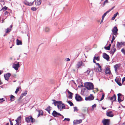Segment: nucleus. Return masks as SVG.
I'll return each instance as SVG.
<instances>
[{
    "label": "nucleus",
    "instance_id": "1",
    "mask_svg": "<svg viewBox=\"0 0 125 125\" xmlns=\"http://www.w3.org/2000/svg\"><path fill=\"white\" fill-rule=\"evenodd\" d=\"M52 100L53 102L52 103V104H54L55 106H56L57 105L59 109L61 110L62 109V101H56L54 99H52Z\"/></svg>",
    "mask_w": 125,
    "mask_h": 125
},
{
    "label": "nucleus",
    "instance_id": "2",
    "mask_svg": "<svg viewBox=\"0 0 125 125\" xmlns=\"http://www.w3.org/2000/svg\"><path fill=\"white\" fill-rule=\"evenodd\" d=\"M84 87L88 90H91L94 88V85L93 84L90 82L85 83L84 84Z\"/></svg>",
    "mask_w": 125,
    "mask_h": 125
},
{
    "label": "nucleus",
    "instance_id": "3",
    "mask_svg": "<svg viewBox=\"0 0 125 125\" xmlns=\"http://www.w3.org/2000/svg\"><path fill=\"white\" fill-rule=\"evenodd\" d=\"M25 120L27 123H33L35 122V120L33 118L32 115H30L25 118Z\"/></svg>",
    "mask_w": 125,
    "mask_h": 125
},
{
    "label": "nucleus",
    "instance_id": "4",
    "mask_svg": "<svg viewBox=\"0 0 125 125\" xmlns=\"http://www.w3.org/2000/svg\"><path fill=\"white\" fill-rule=\"evenodd\" d=\"M118 30L117 27L116 26H115L114 28L112 29V34L113 35H115V37H116L117 35L118 34L117 32Z\"/></svg>",
    "mask_w": 125,
    "mask_h": 125
},
{
    "label": "nucleus",
    "instance_id": "5",
    "mask_svg": "<svg viewBox=\"0 0 125 125\" xmlns=\"http://www.w3.org/2000/svg\"><path fill=\"white\" fill-rule=\"evenodd\" d=\"M118 100V102L120 103L123 101L124 97L123 95L120 93H119L117 94Z\"/></svg>",
    "mask_w": 125,
    "mask_h": 125
},
{
    "label": "nucleus",
    "instance_id": "6",
    "mask_svg": "<svg viewBox=\"0 0 125 125\" xmlns=\"http://www.w3.org/2000/svg\"><path fill=\"white\" fill-rule=\"evenodd\" d=\"M75 99L77 101L80 102L83 100L82 97L78 94H75Z\"/></svg>",
    "mask_w": 125,
    "mask_h": 125
},
{
    "label": "nucleus",
    "instance_id": "7",
    "mask_svg": "<svg viewBox=\"0 0 125 125\" xmlns=\"http://www.w3.org/2000/svg\"><path fill=\"white\" fill-rule=\"evenodd\" d=\"M125 45V42H117L116 44L117 48H120L122 47V46H124Z\"/></svg>",
    "mask_w": 125,
    "mask_h": 125
},
{
    "label": "nucleus",
    "instance_id": "8",
    "mask_svg": "<svg viewBox=\"0 0 125 125\" xmlns=\"http://www.w3.org/2000/svg\"><path fill=\"white\" fill-rule=\"evenodd\" d=\"M110 119H104L102 121V122L104 125H109Z\"/></svg>",
    "mask_w": 125,
    "mask_h": 125
},
{
    "label": "nucleus",
    "instance_id": "9",
    "mask_svg": "<svg viewBox=\"0 0 125 125\" xmlns=\"http://www.w3.org/2000/svg\"><path fill=\"white\" fill-rule=\"evenodd\" d=\"M52 114V115L54 117H58L59 116H62V115L60 114V113L57 112L55 110H54L53 111Z\"/></svg>",
    "mask_w": 125,
    "mask_h": 125
},
{
    "label": "nucleus",
    "instance_id": "10",
    "mask_svg": "<svg viewBox=\"0 0 125 125\" xmlns=\"http://www.w3.org/2000/svg\"><path fill=\"white\" fill-rule=\"evenodd\" d=\"M76 65L77 66V69L78 70L79 68H80V67L81 66H84V64L82 61H80L78 62Z\"/></svg>",
    "mask_w": 125,
    "mask_h": 125
},
{
    "label": "nucleus",
    "instance_id": "11",
    "mask_svg": "<svg viewBox=\"0 0 125 125\" xmlns=\"http://www.w3.org/2000/svg\"><path fill=\"white\" fill-rule=\"evenodd\" d=\"M103 57L107 61H109L110 59L109 55L105 53H103Z\"/></svg>",
    "mask_w": 125,
    "mask_h": 125
},
{
    "label": "nucleus",
    "instance_id": "12",
    "mask_svg": "<svg viewBox=\"0 0 125 125\" xmlns=\"http://www.w3.org/2000/svg\"><path fill=\"white\" fill-rule=\"evenodd\" d=\"M94 99L93 95L92 94H90V95L87 97H85V100L86 101L92 100Z\"/></svg>",
    "mask_w": 125,
    "mask_h": 125
},
{
    "label": "nucleus",
    "instance_id": "13",
    "mask_svg": "<svg viewBox=\"0 0 125 125\" xmlns=\"http://www.w3.org/2000/svg\"><path fill=\"white\" fill-rule=\"evenodd\" d=\"M11 75V74L10 73H7L4 74V77L5 79L8 81L9 80V78Z\"/></svg>",
    "mask_w": 125,
    "mask_h": 125
},
{
    "label": "nucleus",
    "instance_id": "14",
    "mask_svg": "<svg viewBox=\"0 0 125 125\" xmlns=\"http://www.w3.org/2000/svg\"><path fill=\"white\" fill-rule=\"evenodd\" d=\"M34 1H35L32 2H29L27 1V0H25L24 1L23 3L25 5H26L29 6H31L32 5Z\"/></svg>",
    "mask_w": 125,
    "mask_h": 125
},
{
    "label": "nucleus",
    "instance_id": "15",
    "mask_svg": "<svg viewBox=\"0 0 125 125\" xmlns=\"http://www.w3.org/2000/svg\"><path fill=\"white\" fill-rule=\"evenodd\" d=\"M19 62H18L17 64H14L13 65V68L16 70H18V68L20 67Z\"/></svg>",
    "mask_w": 125,
    "mask_h": 125
},
{
    "label": "nucleus",
    "instance_id": "16",
    "mask_svg": "<svg viewBox=\"0 0 125 125\" xmlns=\"http://www.w3.org/2000/svg\"><path fill=\"white\" fill-rule=\"evenodd\" d=\"M46 1L47 0H43ZM35 4L36 6L40 5L42 2V0H35Z\"/></svg>",
    "mask_w": 125,
    "mask_h": 125
},
{
    "label": "nucleus",
    "instance_id": "17",
    "mask_svg": "<svg viewBox=\"0 0 125 125\" xmlns=\"http://www.w3.org/2000/svg\"><path fill=\"white\" fill-rule=\"evenodd\" d=\"M82 120L80 119L79 120H74L73 122V123L74 125H77L80 124L82 123Z\"/></svg>",
    "mask_w": 125,
    "mask_h": 125
},
{
    "label": "nucleus",
    "instance_id": "18",
    "mask_svg": "<svg viewBox=\"0 0 125 125\" xmlns=\"http://www.w3.org/2000/svg\"><path fill=\"white\" fill-rule=\"evenodd\" d=\"M112 111H110L109 112L106 113V115L108 116L112 117L114 116V115L112 114Z\"/></svg>",
    "mask_w": 125,
    "mask_h": 125
},
{
    "label": "nucleus",
    "instance_id": "19",
    "mask_svg": "<svg viewBox=\"0 0 125 125\" xmlns=\"http://www.w3.org/2000/svg\"><path fill=\"white\" fill-rule=\"evenodd\" d=\"M120 65L118 64H116L114 65V67L115 69V71L116 73H117V69L119 68Z\"/></svg>",
    "mask_w": 125,
    "mask_h": 125
},
{
    "label": "nucleus",
    "instance_id": "20",
    "mask_svg": "<svg viewBox=\"0 0 125 125\" xmlns=\"http://www.w3.org/2000/svg\"><path fill=\"white\" fill-rule=\"evenodd\" d=\"M27 91H25L24 92V93H22V94H21L19 97V99H18V100L19 101H20L21 99L23 96H25L26 94H27Z\"/></svg>",
    "mask_w": 125,
    "mask_h": 125
},
{
    "label": "nucleus",
    "instance_id": "21",
    "mask_svg": "<svg viewBox=\"0 0 125 125\" xmlns=\"http://www.w3.org/2000/svg\"><path fill=\"white\" fill-rule=\"evenodd\" d=\"M116 96L115 94H114L113 96L110 98V100L112 101V104L113 102L116 101Z\"/></svg>",
    "mask_w": 125,
    "mask_h": 125
},
{
    "label": "nucleus",
    "instance_id": "22",
    "mask_svg": "<svg viewBox=\"0 0 125 125\" xmlns=\"http://www.w3.org/2000/svg\"><path fill=\"white\" fill-rule=\"evenodd\" d=\"M105 73L106 74H111V72L110 70V68L108 67H107L105 69Z\"/></svg>",
    "mask_w": 125,
    "mask_h": 125
},
{
    "label": "nucleus",
    "instance_id": "23",
    "mask_svg": "<svg viewBox=\"0 0 125 125\" xmlns=\"http://www.w3.org/2000/svg\"><path fill=\"white\" fill-rule=\"evenodd\" d=\"M91 70L89 68H88V70L86 71L84 73L86 74L85 75L86 76H87L89 75L90 73L91 72Z\"/></svg>",
    "mask_w": 125,
    "mask_h": 125
},
{
    "label": "nucleus",
    "instance_id": "24",
    "mask_svg": "<svg viewBox=\"0 0 125 125\" xmlns=\"http://www.w3.org/2000/svg\"><path fill=\"white\" fill-rule=\"evenodd\" d=\"M68 94H69L68 96L69 98L70 99H72V95L73 94L71 92L69 91H68Z\"/></svg>",
    "mask_w": 125,
    "mask_h": 125
},
{
    "label": "nucleus",
    "instance_id": "25",
    "mask_svg": "<svg viewBox=\"0 0 125 125\" xmlns=\"http://www.w3.org/2000/svg\"><path fill=\"white\" fill-rule=\"evenodd\" d=\"M15 121H18V122H20V123H21V116H20L15 120Z\"/></svg>",
    "mask_w": 125,
    "mask_h": 125
},
{
    "label": "nucleus",
    "instance_id": "26",
    "mask_svg": "<svg viewBox=\"0 0 125 125\" xmlns=\"http://www.w3.org/2000/svg\"><path fill=\"white\" fill-rule=\"evenodd\" d=\"M115 81L119 86H121L122 85L120 81H119L118 79H115Z\"/></svg>",
    "mask_w": 125,
    "mask_h": 125
},
{
    "label": "nucleus",
    "instance_id": "27",
    "mask_svg": "<svg viewBox=\"0 0 125 125\" xmlns=\"http://www.w3.org/2000/svg\"><path fill=\"white\" fill-rule=\"evenodd\" d=\"M44 30L46 32H48L50 31V29L49 27H46L44 28Z\"/></svg>",
    "mask_w": 125,
    "mask_h": 125
},
{
    "label": "nucleus",
    "instance_id": "28",
    "mask_svg": "<svg viewBox=\"0 0 125 125\" xmlns=\"http://www.w3.org/2000/svg\"><path fill=\"white\" fill-rule=\"evenodd\" d=\"M17 45H22V42L21 41L18 39H17Z\"/></svg>",
    "mask_w": 125,
    "mask_h": 125
},
{
    "label": "nucleus",
    "instance_id": "29",
    "mask_svg": "<svg viewBox=\"0 0 125 125\" xmlns=\"http://www.w3.org/2000/svg\"><path fill=\"white\" fill-rule=\"evenodd\" d=\"M15 97L13 95H11L10 96V100L11 101H13L15 99Z\"/></svg>",
    "mask_w": 125,
    "mask_h": 125
},
{
    "label": "nucleus",
    "instance_id": "30",
    "mask_svg": "<svg viewBox=\"0 0 125 125\" xmlns=\"http://www.w3.org/2000/svg\"><path fill=\"white\" fill-rule=\"evenodd\" d=\"M37 111L39 114L40 113V115H43V112L42 110L39 109Z\"/></svg>",
    "mask_w": 125,
    "mask_h": 125
},
{
    "label": "nucleus",
    "instance_id": "31",
    "mask_svg": "<svg viewBox=\"0 0 125 125\" xmlns=\"http://www.w3.org/2000/svg\"><path fill=\"white\" fill-rule=\"evenodd\" d=\"M67 102L68 103H69V104L71 106H72L74 105V104H73L71 101H67Z\"/></svg>",
    "mask_w": 125,
    "mask_h": 125
},
{
    "label": "nucleus",
    "instance_id": "32",
    "mask_svg": "<svg viewBox=\"0 0 125 125\" xmlns=\"http://www.w3.org/2000/svg\"><path fill=\"white\" fill-rule=\"evenodd\" d=\"M108 2V0H105L103 4L102 5H101V6L102 7H104L105 6V4Z\"/></svg>",
    "mask_w": 125,
    "mask_h": 125
},
{
    "label": "nucleus",
    "instance_id": "33",
    "mask_svg": "<svg viewBox=\"0 0 125 125\" xmlns=\"http://www.w3.org/2000/svg\"><path fill=\"white\" fill-rule=\"evenodd\" d=\"M51 107L50 106H48V107H47V108L45 109V110L47 111H51Z\"/></svg>",
    "mask_w": 125,
    "mask_h": 125
},
{
    "label": "nucleus",
    "instance_id": "34",
    "mask_svg": "<svg viewBox=\"0 0 125 125\" xmlns=\"http://www.w3.org/2000/svg\"><path fill=\"white\" fill-rule=\"evenodd\" d=\"M7 7L5 6L3 8H2V9L0 10V11H1L2 10H3V11L7 9Z\"/></svg>",
    "mask_w": 125,
    "mask_h": 125
},
{
    "label": "nucleus",
    "instance_id": "35",
    "mask_svg": "<svg viewBox=\"0 0 125 125\" xmlns=\"http://www.w3.org/2000/svg\"><path fill=\"white\" fill-rule=\"evenodd\" d=\"M104 95H104V93H103L102 95V97L100 99V100L99 101H101L103 99H104Z\"/></svg>",
    "mask_w": 125,
    "mask_h": 125
},
{
    "label": "nucleus",
    "instance_id": "36",
    "mask_svg": "<svg viewBox=\"0 0 125 125\" xmlns=\"http://www.w3.org/2000/svg\"><path fill=\"white\" fill-rule=\"evenodd\" d=\"M94 58L95 60H96L97 61L100 60L99 57V56L96 57L95 56L94 57Z\"/></svg>",
    "mask_w": 125,
    "mask_h": 125
},
{
    "label": "nucleus",
    "instance_id": "37",
    "mask_svg": "<svg viewBox=\"0 0 125 125\" xmlns=\"http://www.w3.org/2000/svg\"><path fill=\"white\" fill-rule=\"evenodd\" d=\"M121 52L125 55V50L124 48H122L121 50Z\"/></svg>",
    "mask_w": 125,
    "mask_h": 125
},
{
    "label": "nucleus",
    "instance_id": "38",
    "mask_svg": "<svg viewBox=\"0 0 125 125\" xmlns=\"http://www.w3.org/2000/svg\"><path fill=\"white\" fill-rule=\"evenodd\" d=\"M6 30L7 31H6V33H8L11 31V29H9L8 28Z\"/></svg>",
    "mask_w": 125,
    "mask_h": 125
},
{
    "label": "nucleus",
    "instance_id": "39",
    "mask_svg": "<svg viewBox=\"0 0 125 125\" xmlns=\"http://www.w3.org/2000/svg\"><path fill=\"white\" fill-rule=\"evenodd\" d=\"M31 10L32 11H35L37 10V9L35 7H33L31 8Z\"/></svg>",
    "mask_w": 125,
    "mask_h": 125
},
{
    "label": "nucleus",
    "instance_id": "40",
    "mask_svg": "<svg viewBox=\"0 0 125 125\" xmlns=\"http://www.w3.org/2000/svg\"><path fill=\"white\" fill-rule=\"evenodd\" d=\"M88 108H84L83 110V111L85 112L86 111H88Z\"/></svg>",
    "mask_w": 125,
    "mask_h": 125
},
{
    "label": "nucleus",
    "instance_id": "41",
    "mask_svg": "<svg viewBox=\"0 0 125 125\" xmlns=\"http://www.w3.org/2000/svg\"><path fill=\"white\" fill-rule=\"evenodd\" d=\"M110 48L108 46L106 47L105 46L104 47V48L106 50H110Z\"/></svg>",
    "mask_w": 125,
    "mask_h": 125
},
{
    "label": "nucleus",
    "instance_id": "42",
    "mask_svg": "<svg viewBox=\"0 0 125 125\" xmlns=\"http://www.w3.org/2000/svg\"><path fill=\"white\" fill-rule=\"evenodd\" d=\"M99 68L100 69V70H99L98 68H97L96 69V71L99 72H101L102 70L101 67V68Z\"/></svg>",
    "mask_w": 125,
    "mask_h": 125
},
{
    "label": "nucleus",
    "instance_id": "43",
    "mask_svg": "<svg viewBox=\"0 0 125 125\" xmlns=\"http://www.w3.org/2000/svg\"><path fill=\"white\" fill-rule=\"evenodd\" d=\"M73 108L74 109V111H78V109L77 108V107L76 106H75L73 107Z\"/></svg>",
    "mask_w": 125,
    "mask_h": 125
},
{
    "label": "nucleus",
    "instance_id": "44",
    "mask_svg": "<svg viewBox=\"0 0 125 125\" xmlns=\"http://www.w3.org/2000/svg\"><path fill=\"white\" fill-rule=\"evenodd\" d=\"M5 100H4V98H3L1 99H0V103L4 101Z\"/></svg>",
    "mask_w": 125,
    "mask_h": 125
},
{
    "label": "nucleus",
    "instance_id": "45",
    "mask_svg": "<svg viewBox=\"0 0 125 125\" xmlns=\"http://www.w3.org/2000/svg\"><path fill=\"white\" fill-rule=\"evenodd\" d=\"M65 120H66L67 121H69L70 120V119L69 118H65L63 120V121Z\"/></svg>",
    "mask_w": 125,
    "mask_h": 125
},
{
    "label": "nucleus",
    "instance_id": "46",
    "mask_svg": "<svg viewBox=\"0 0 125 125\" xmlns=\"http://www.w3.org/2000/svg\"><path fill=\"white\" fill-rule=\"evenodd\" d=\"M64 61H70V59L69 58H67L65 59Z\"/></svg>",
    "mask_w": 125,
    "mask_h": 125
},
{
    "label": "nucleus",
    "instance_id": "47",
    "mask_svg": "<svg viewBox=\"0 0 125 125\" xmlns=\"http://www.w3.org/2000/svg\"><path fill=\"white\" fill-rule=\"evenodd\" d=\"M16 123L15 125H21V124H20V122H18V121H16Z\"/></svg>",
    "mask_w": 125,
    "mask_h": 125
},
{
    "label": "nucleus",
    "instance_id": "48",
    "mask_svg": "<svg viewBox=\"0 0 125 125\" xmlns=\"http://www.w3.org/2000/svg\"><path fill=\"white\" fill-rule=\"evenodd\" d=\"M9 120L10 123V125H13V123L11 121L10 119H9Z\"/></svg>",
    "mask_w": 125,
    "mask_h": 125
},
{
    "label": "nucleus",
    "instance_id": "49",
    "mask_svg": "<svg viewBox=\"0 0 125 125\" xmlns=\"http://www.w3.org/2000/svg\"><path fill=\"white\" fill-rule=\"evenodd\" d=\"M118 14V12H117L113 16L115 17H116L117 16Z\"/></svg>",
    "mask_w": 125,
    "mask_h": 125
},
{
    "label": "nucleus",
    "instance_id": "50",
    "mask_svg": "<svg viewBox=\"0 0 125 125\" xmlns=\"http://www.w3.org/2000/svg\"><path fill=\"white\" fill-rule=\"evenodd\" d=\"M106 15L104 13V14L102 16V18L103 19H104V17Z\"/></svg>",
    "mask_w": 125,
    "mask_h": 125
},
{
    "label": "nucleus",
    "instance_id": "51",
    "mask_svg": "<svg viewBox=\"0 0 125 125\" xmlns=\"http://www.w3.org/2000/svg\"><path fill=\"white\" fill-rule=\"evenodd\" d=\"M112 50H113V49H111V50L110 51L111 53L112 54V55H113L114 53H113V51H112Z\"/></svg>",
    "mask_w": 125,
    "mask_h": 125
},
{
    "label": "nucleus",
    "instance_id": "52",
    "mask_svg": "<svg viewBox=\"0 0 125 125\" xmlns=\"http://www.w3.org/2000/svg\"><path fill=\"white\" fill-rule=\"evenodd\" d=\"M65 109H68L69 108V107L67 105H65Z\"/></svg>",
    "mask_w": 125,
    "mask_h": 125
},
{
    "label": "nucleus",
    "instance_id": "53",
    "mask_svg": "<svg viewBox=\"0 0 125 125\" xmlns=\"http://www.w3.org/2000/svg\"><path fill=\"white\" fill-rule=\"evenodd\" d=\"M9 12L6 11H5V12L4 14L5 15H6L8 14Z\"/></svg>",
    "mask_w": 125,
    "mask_h": 125
},
{
    "label": "nucleus",
    "instance_id": "54",
    "mask_svg": "<svg viewBox=\"0 0 125 125\" xmlns=\"http://www.w3.org/2000/svg\"><path fill=\"white\" fill-rule=\"evenodd\" d=\"M20 88V87H17V88L16 89V91L18 92V91H19V89Z\"/></svg>",
    "mask_w": 125,
    "mask_h": 125
},
{
    "label": "nucleus",
    "instance_id": "55",
    "mask_svg": "<svg viewBox=\"0 0 125 125\" xmlns=\"http://www.w3.org/2000/svg\"><path fill=\"white\" fill-rule=\"evenodd\" d=\"M96 106V104H94L92 106V107L93 108L95 107Z\"/></svg>",
    "mask_w": 125,
    "mask_h": 125
},
{
    "label": "nucleus",
    "instance_id": "56",
    "mask_svg": "<svg viewBox=\"0 0 125 125\" xmlns=\"http://www.w3.org/2000/svg\"><path fill=\"white\" fill-rule=\"evenodd\" d=\"M98 66L99 68H101V66H100V64L99 63H97L96 64Z\"/></svg>",
    "mask_w": 125,
    "mask_h": 125
},
{
    "label": "nucleus",
    "instance_id": "57",
    "mask_svg": "<svg viewBox=\"0 0 125 125\" xmlns=\"http://www.w3.org/2000/svg\"><path fill=\"white\" fill-rule=\"evenodd\" d=\"M112 49H114L115 48V44H114V45H113V46H112Z\"/></svg>",
    "mask_w": 125,
    "mask_h": 125
},
{
    "label": "nucleus",
    "instance_id": "58",
    "mask_svg": "<svg viewBox=\"0 0 125 125\" xmlns=\"http://www.w3.org/2000/svg\"><path fill=\"white\" fill-rule=\"evenodd\" d=\"M110 11L109 10H108L107 11H106L105 13H104V14H105L106 15L107 14V13H108Z\"/></svg>",
    "mask_w": 125,
    "mask_h": 125
},
{
    "label": "nucleus",
    "instance_id": "59",
    "mask_svg": "<svg viewBox=\"0 0 125 125\" xmlns=\"http://www.w3.org/2000/svg\"><path fill=\"white\" fill-rule=\"evenodd\" d=\"M110 11L109 10H108L107 11H106L105 13H104V14H105L106 15L107 14V13H108Z\"/></svg>",
    "mask_w": 125,
    "mask_h": 125
},
{
    "label": "nucleus",
    "instance_id": "60",
    "mask_svg": "<svg viewBox=\"0 0 125 125\" xmlns=\"http://www.w3.org/2000/svg\"><path fill=\"white\" fill-rule=\"evenodd\" d=\"M113 50H114L113 52L114 53L116 51V50L115 48L113 49Z\"/></svg>",
    "mask_w": 125,
    "mask_h": 125
},
{
    "label": "nucleus",
    "instance_id": "61",
    "mask_svg": "<svg viewBox=\"0 0 125 125\" xmlns=\"http://www.w3.org/2000/svg\"><path fill=\"white\" fill-rule=\"evenodd\" d=\"M65 104H63V109H65Z\"/></svg>",
    "mask_w": 125,
    "mask_h": 125
},
{
    "label": "nucleus",
    "instance_id": "62",
    "mask_svg": "<svg viewBox=\"0 0 125 125\" xmlns=\"http://www.w3.org/2000/svg\"><path fill=\"white\" fill-rule=\"evenodd\" d=\"M95 60V59H94V58L93 59V62L94 63H95L96 64V63H97L96 62V61Z\"/></svg>",
    "mask_w": 125,
    "mask_h": 125
},
{
    "label": "nucleus",
    "instance_id": "63",
    "mask_svg": "<svg viewBox=\"0 0 125 125\" xmlns=\"http://www.w3.org/2000/svg\"><path fill=\"white\" fill-rule=\"evenodd\" d=\"M115 39V37L114 36V35H113V37L112 39V40H114Z\"/></svg>",
    "mask_w": 125,
    "mask_h": 125
},
{
    "label": "nucleus",
    "instance_id": "64",
    "mask_svg": "<svg viewBox=\"0 0 125 125\" xmlns=\"http://www.w3.org/2000/svg\"><path fill=\"white\" fill-rule=\"evenodd\" d=\"M115 7V6H114L113 7H112L111 9H110L109 10L111 11Z\"/></svg>",
    "mask_w": 125,
    "mask_h": 125
}]
</instances>
